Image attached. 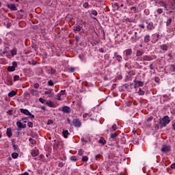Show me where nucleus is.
<instances>
[{"instance_id":"6ab92c4d","label":"nucleus","mask_w":175,"mask_h":175,"mask_svg":"<svg viewBox=\"0 0 175 175\" xmlns=\"http://www.w3.org/2000/svg\"><path fill=\"white\" fill-rule=\"evenodd\" d=\"M170 71L171 73L175 72V64H171L170 66Z\"/></svg>"},{"instance_id":"2eb2a0df","label":"nucleus","mask_w":175,"mask_h":175,"mask_svg":"<svg viewBox=\"0 0 175 175\" xmlns=\"http://www.w3.org/2000/svg\"><path fill=\"white\" fill-rule=\"evenodd\" d=\"M124 53H125V55L126 57H128L129 55H132V49H126Z\"/></svg>"},{"instance_id":"774afa93","label":"nucleus","mask_w":175,"mask_h":175,"mask_svg":"<svg viewBox=\"0 0 175 175\" xmlns=\"http://www.w3.org/2000/svg\"><path fill=\"white\" fill-rule=\"evenodd\" d=\"M159 81V78H156L155 79V81Z\"/></svg>"},{"instance_id":"864d4df0","label":"nucleus","mask_w":175,"mask_h":175,"mask_svg":"<svg viewBox=\"0 0 175 175\" xmlns=\"http://www.w3.org/2000/svg\"><path fill=\"white\" fill-rule=\"evenodd\" d=\"M149 68H150V70H154V66H152V64H150L149 66Z\"/></svg>"},{"instance_id":"e2e57ef3","label":"nucleus","mask_w":175,"mask_h":175,"mask_svg":"<svg viewBox=\"0 0 175 175\" xmlns=\"http://www.w3.org/2000/svg\"><path fill=\"white\" fill-rule=\"evenodd\" d=\"M13 147H14V150H17V148H18V146L16 145H14Z\"/></svg>"},{"instance_id":"5701e85b","label":"nucleus","mask_w":175,"mask_h":175,"mask_svg":"<svg viewBox=\"0 0 175 175\" xmlns=\"http://www.w3.org/2000/svg\"><path fill=\"white\" fill-rule=\"evenodd\" d=\"M29 142H30V144H31V146H35V144H36V140L32 138H29Z\"/></svg>"},{"instance_id":"4be33fe9","label":"nucleus","mask_w":175,"mask_h":175,"mask_svg":"<svg viewBox=\"0 0 175 175\" xmlns=\"http://www.w3.org/2000/svg\"><path fill=\"white\" fill-rule=\"evenodd\" d=\"M46 105L49 106V107H54V103H53V101H46Z\"/></svg>"},{"instance_id":"4c0bfd02","label":"nucleus","mask_w":175,"mask_h":175,"mask_svg":"<svg viewBox=\"0 0 175 175\" xmlns=\"http://www.w3.org/2000/svg\"><path fill=\"white\" fill-rule=\"evenodd\" d=\"M112 130L113 131H116V129H117V124H113V125H112Z\"/></svg>"},{"instance_id":"423d86ee","label":"nucleus","mask_w":175,"mask_h":175,"mask_svg":"<svg viewBox=\"0 0 175 175\" xmlns=\"http://www.w3.org/2000/svg\"><path fill=\"white\" fill-rule=\"evenodd\" d=\"M152 57L150 55H144L142 58V62H146V61H152Z\"/></svg>"},{"instance_id":"7c9ffc66","label":"nucleus","mask_w":175,"mask_h":175,"mask_svg":"<svg viewBox=\"0 0 175 175\" xmlns=\"http://www.w3.org/2000/svg\"><path fill=\"white\" fill-rule=\"evenodd\" d=\"M87 161H88V157L87 156H83L82 157V162H87Z\"/></svg>"},{"instance_id":"f704fd0d","label":"nucleus","mask_w":175,"mask_h":175,"mask_svg":"<svg viewBox=\"0 0 175 175\" xmlns=\"http://www.w3.org/2000/svg\"><path fill=\"white\" fill-rule=\"evenodd\" d=\"M27 126H29V128H33V123H32L31 122H29L27 123Z\"/></svg>"},{"instance_id":"f03ea898","label":"nucleus","mask_w":175,"mask_h":175,"mask_svg":"<svg viewBox=\"0 0 175 175\" xmlns=\"http://www.w3.org/2000/svg\"><path fill=\"white\" fill-rule=\"evenodd\" d=\"M20 111L25 116H29L30 118H35V115L31 113L28 109H20Z\"/></svg>"},{"instance_id":"0e129e2a","label":"nucleus","mask_w":175,"mask_h":175,"mask_svg":"<svg viewBox=\"0 0 175 175\" xmlns=\"http://www.w3.org/2000/svg\"><path fill=\"white\" fill-rule=\"evenodd\" d=\"M137 87H139V86H138L137 83H136L135 86H134V88H137Z\"/></svg>"},{"instance_id":"4d7b16f0","label":"nucleus","mask_w":175,"mask_h":175,"mask_svg":"<svg viewBox=\"0 0 175 175\" xmlns=\"http://www.w3.org/2000/svg\"><path fill=\"white\" fill-rule=\"evenodd\" d=\"M167 55L169 58H173V56L172 55V53H169Z\"/></svg>"},{"instance_id":"39448f33","label":"nucleus","mask_w":175,"mask_h":175,"mask_svg":"<svg viewBox=\"0 0 175 175\" xmlns=\"http://www.w3.org/2000/svg\"><path fill=\"white\" fill-rule=\"evenodd\" d=\"M73 125L74 126H76L77 128H80L81 126V122L79 120V119H75L73 121Z\"/></svg>"},{"instance_id":"f3484780","label":"nucleus","mask_w":175,"mask_h":175,"mask_svg":"<svg viewBox=\"0 0 175 175\" xmlns=\"http://www.w3.org/2000/svg\"><path fill=\"white\" fill-rule=\"evenodd\" d=\"M31 94L32 95V96H36V95H38V94H39V92L36 90H33L31 89L30 90Z\"/></svg>"},{"instance_id":"a878e982","label":"nucleus","mask_w":175,"mask_h":175,"mask_svg":"<svg viewBox=\"0 0 175 175\" xmlns=\"http://www.w3.org/2000/svg\"><path fill=\"white\" fill-rule=\"evenodd\" d=\"M15 95H16V92H14V91H12V92H10L8 94V96H9L10 98H13V96H15Z\"/></svg>"},{"instance_id":"c85d7f7f","label":"nucleus","mask_w":175,"mask_h":175,"mask_svg":"<svg viewBox=\"0 0 175 175\" xmlns=\"http://www.w3.org/2000/svg\"><path fill=\"white\" fill-rule=\"evenodd\" d=\"M61 94L59 93L55 96V99L57 100H62V98H61Z\"/></svg>"},{"instance_id":"79ce46f5","label":"nucleus","mask_w":175,"mask_h":175,"mask_svg":"<svg viewBox=\"0 0 175 175\" xmlns=\"http://www.w3.org/2000/svg\"><path fill=\"white\" fill-rule=\"evenodd\" d=\"M49 85L53 86L54 85V82L52 80L49 81L48 82Z\"/></svg>"},{"instance_id":"c9c22d12","label":"nucleus","mask_w":175,"mask_h":175,"mask_svg":"<svg viewBox=\"0 0 175 175\" xmlns=\"http://www.w3.org/2000/svg\"><path fill=\"white\" fill-rule=\"evenodd\" d=\"M157 13H158V14H162V13H163V10L161 8H159L157 10Z\"/></svg>"},{"instance_id":"c03bdc74","label":"nucleus","mask_w":175,"mask_h":175,"mask_svg":"<svg viewBox=\"0 0 175 175\" xmlns=\"http://www.w3.org/2000/svg\"><path fill=\"white\" fill-rule=\"evenodd\" d=\"M39 100L41 103H44V102H46V100L43 99L42 98H40Z\"/></svg>"},{"instance_id":"f8f14e48","label":"nucleus","mask_w":175,"mask_h":175,"mask_svg":"<svg viewBox=\"0 0 175 175\" xmlns=\"http://www.w3.org/2000/svg\"><path fill=\"white\" fill-rule=\"evenodd\" d=\"M31 154L32 157H38V155H39V150L34 149V150H31Z\"/></svg>"},{"instance_id":"ea45409f","label":"nucleus","mask_w":175,"mask_h":175,"mask_svg":"<svg viewBox=\"0 0 175 175\" xmlns=\"http://www.w3.org/2000/svg\"><path fill=\"white\" fill-rule=\"evenodd\" d=\"M138 87H143V82L142 81H137Z\"/></svg>"},{"instance_id":"3c124183","label":"nucleus","mask_w":175,"mask_h":175,"mask_svg":"<svg viewBox=\"0 0 175 175\" xmlns=\"http://www.w3.org/2000/svg\"><path fill=\"white\" fill-rule=\"evenodd\" d=\"M139 28H142V29H144V28H145V26L144 24H139Z\"/></svg>"},{"instance_id":"7ed1b4c3","label":"nucleus","mask_w":175,"mask_h":175,"mask_svg":"<svg viewBox=\"0 0 175 175\" xmlns=\"http://www.w3.org/2000/svg\"><path fill=\"white\" fill-rule=\"evenodd\" d=\"M145 23L146 24H148L146 28L148 29V31H152V29L155 28L152 22H148V20H146Z\"/></svg>"},{"instance_id":"49530a36","label":"nucleus","mask_w":175,"mask_h":175,"mask_svg":"<svg viewBox=\"0 0 175 175\" xmlns=\"http://www.w3.org/2000/svg\"><path fill=\"white\" fill-rule=\"evenodd\" d=\"M152 120H153L152 116H150V117H149V118L147 119V121H148V122H150L152 121Z\"/></svg>"},{"instance_id":"37998d69","label":"nucleus","mask_w":175,"mask_h":175,"mask_svg":"<svg viewBox=\"0 0 175 175\" xmlns=\"http://www.w3.org/2000/svg\"><path fill=\"white\" fill-rule=\"evenodd\" d=\"M138 92L140 95H144V91L142 90V88H139V91Z\"/></svg>"},{"instance_id":"a211bd4d","label":"nucleus","mask_w":175,"mask_h":175,"mask_svg":"<svg viewBox=\"0 0 175 175\" xmlns=\"http://www.w3.org/2000/svg\"><path fill=\"white\" fill-rule=\"evenodd\" d=\"M8 6L11 10H17V8H16V5L14 4H8Z\"/></svg>"},{"instance_id":"58836bf2","label":"nucleus","mask_w":175,"mask_h":175,"mask_svg":"<svg viewBox=\"0 0 175 175\" xmlns=\"http://www.w3.org/2000/svg\"><path fill=\"white\" fill-rule=\"evenodd\" d=\"M116 137H117V135H116V133L111 134V139H116Z\"/></svg>"},{"instance_id":"9d476101","label":"nucleus","mask_w":175,"mask_h":175,"mask_svg":"<svg viewBox=\"0 0 175 175\" xmlns=\"http://www.w3.org/2000/svg\"><path fill=\"white\" fill-rule=\"evenodd\" d=\"M81 27L79 25H75L74 27H73V31L75 32H80V31H81Z\"/></svg>"},{"instance_id":"603ef678","label":"nucleus","mask_w":175,"mask_h":175,"mask_svg":"<svg viewBox=\"0 0 175 175\" xmlns=\"http://www.w3.org/2000/svg\"><path fill=\"white\" fill-rule=\"evenodd\" d=\"M78 154H79V155H83V150H79L78 151Z\"/></svg>"},{"instance_id":"6e6552de","label":"nucleus","mask_w":175,"mask_h":175,"mask_svg":"<svg viewBox=\"0 0 175 175\" xmlns=\"http://www.w3.org/2000/svg\"><path fill=\"white\" fill-rule=\"evenodd\" d=\"M159 40V34H153L152 35V42L153 43H157Z\"/></svg>"},{"instance_id":"a19ab883","label":"nucleus","mask_w":175,"mask_h":175,"mask_svg":"<svg viewBox=\"0 0 175 175\" xmlns=\"http://www.w3.org/2000/svg\"><path fill=\"white\" fill-rule=\"evenodd\" d=\"M92 13L94 16H98V12L95 10H92Z\"/></svg>"},{"instance_id":"b1692460","label":"nucleus","mask_w":175,"mask_h":175,"mask_svg":"<svg viewBox=\"0 0 175 175\" xmlns=\"http://www.w3.org/2000/svg\"><path fill=\"white\" fill-rule=\"evenodd\" d=\"M98 142L100 143V144H103V145L106 144V140H105V138H103V137H100Z\"/></svg>"},{"instance_id":"412c9836","label":"nucleus","mask_w":175,"mask_h":175,"mask_svg":"<svg viewBox=\"0 0 175 175\" xmlns=\"http://www.w3.org/2000/svg\"><path fill=\"white\" fill-rule=\"evenodd\" d=\"M144 42L145 43H148L150 42V35H146L144 38Z\"/></svg>"},{"instance_id":"cd10ccee","label":"nucleus","mask_w":175,"mask_h":175,"mask_svg":"<svg viewBox=\"0 0 175 175\" xmlns=\"http://www.w3.org/2000/svg\"><path fill=\"white\" fill-rule=\"evenodd\" d=\"M16 126H18V128H20V129H23V123H21V122H17Z\"/></svg>"},{"instance_id":"ddd939ff","label":"nucleus","mask_w":175,"mask_h":175,"mask_svg":"<svg viewBox=\"0 0 175 175\" xmlns=\"http://www.w3.org/2000/svg\"><path fill=\"white\" fill-rule=\"evenodd\" d=\"M63 113H70V107L68 106H64L62 108Z\"/></svg>"},{"instance_id":"5fc2aeb1","label":"nucleus","mask_w":175,"mask_h":175,"mask_svg":"<svg viewBox=\"0 0 175 175\" xmlns=\"http://www.w3.org/2000/svg\"><path fill=\"white\" fill-rule=\"evenodd\" d=\"M163 98H164L165 100H167V99H169V96H167V95H164Z\"/></svg>"},{"instance_id":"c756f323","label":"nucleus","mask_w":175,"mask_h":175,"mask_svg":"<svg viewBox=\"0 0 175 175\" xmlns=\"http://www.w3.org/2000/svg\"><path fill=\"white\" fill-rule=\"evenodd\" d=\"M170 24H172V18H168L166 22L167 27H169V25H170Z\"/></svg>"},{"instance_id":"0eeeda50","label":"nucleus","mask_w":175,"mask_h":175,"mask_svg":"<svg viewBox=\"0 0 175 175\" xmlns=\"http://www.w3.org/2000/svg\"><path fill=\"white\" fill-rule=\"evenodd\" d=\"M172 150L171 147L170 146H164L161 148L162 152H169Z\"/></svg>"},{"instance_id":"aec40b11","label":"nucleus","mask_w":175,"mask_h":175,"mask_svg":"<svg viewBox=\"0 0 175 175\" xmlns=\"http://www.w3.org/2000/svg\"><path fill=\"white\" fill-rule=\"evenodd\" d=\"M6 134L8 137H12V129H7Z\"/></svg>"},{"instance_id":"8fccbe9b","label":"nucleus","mask_w":175,"mask_h":175,"mask_svg":"<svg viewBox=\"0 0 175 175\" xmlns=\"http://www.w3.org/2000/svg\"><path fill=\"white\" fill-rule=\"evenodd\" d=\"M62 96V95H65V90H61V92L59 93Z\"/></svg>"},{"instance_id":"dca6fc26","label":"nucleus","mask_w":175,"mask_h":175,"mask_svg":"<svg viewBox=\"0 0 175 175\" xmlns=\"http://www.w3.org/2000/svg\"><path fill=\"white\" fill-rule=\"evenodd\" d=\"M62 135L64 137H65V139H68V136H69L70 133L69 131H68V130H63Z\"/></svg>"},{"instance_id":"de8ad7c7","label":"nucleus","mask_w":175,"mask_h":175,"mask_svg":"<svg viewBox=\"0 0 175 175\" xmlns=\"http://www.w3.org/2000/svg\"><path fill=\"white\" fill-rule=\"evenodd\" d=\"M159 3L161 5V6H165V4L163 1H159Z\"/></svg>"},{"instance_id":"393cba45","label":"nucleus","mask_w":175,"mask_h":175,"mask_svg":"<svg viewBox=\"0 0 175 175\" xmlns=\"http://www.w3.org/2000/svg\"><path fill=\"white\" fill-rule=\"evenodd\" d=\"M12 55H17V49L14 48L11 51Z\"/></svg>"},{"instance_id":"4468645a","label":"nucleus","mask_w":175,"mask_h":175,"mask_svg":"<svg viewBox=\"0 0 175 175\" xmlns=\"http://www.w3.org/2000/svg\"><path fill=\"white\" fill-rule=\"evenodd\" d=\"M160 49L163 51H167V49H169V46H167V44H164L160 46Z\"/></svg>"},{"instance_id":"f257e3e1","label":"nucleus","mask_w":175,"mask_h":175,"mask_svg":"<svg viewBox=\"0 0 175 175\" xmlns=\"http://www.w3.org/2000/svg\"><path fill=\"white\" fill-rule=\"evenodd\" d=\"M170 122V118L168 116H165L163 118V119L160 121V125L162 128L166 126L167 124Z\"/></svg>"},{"instance_id":"680f3d73","label":"nucleus","mask_w":175,"mask_h":175,"mask_svg":"<svg viewBox=\"0 0 175 175\" xmlns=\"http://www.w3.org/2000/svg\"><path fill=\"white\" fill-rule=\"evenodd\" d=\"M131 10H134V12H136V8L135 7L131 8Z\"/></svg>"},{"instance_id":"72a5a7b5","label":"nucleus","mask_w":175,"mask_h":175,"mask_svg":"<svg viewBox=\"0 0 175 175\" xmlns=\"http://www.w3.org/2000/svg\"><path fill=\"white\" fill-rule=\"evenodd\" d=\"M18 80H20V76L16 75L14 77V81H17Z\"/></svg>"},{"instance_id":"1a4fd4ad","label":"nucleus","mask_w":175,"mask_h":175,"mask_svg":"<svg viewBox=\"0 0 175 175\" xmlns=\"http://www.w3.org/2000/svg\"><path fill=\"white\" fill-rule=\"evenodd\" d=\"M144 54V52L142 50H137L136 51V57H137V61H139V57H142V55H143Z\"/></svg>"},{"instance_id":"09e8293b","label":"nucleus","mask_w":175,"mask_h":175,"mask_svg":"<svg viewBox=\"0 0 175 175\" xmlns=\"http://www.w3.org/2000/svg\"><path fill=\"white\" fill-rule=\"evenodd\" d=\"M33 87H34V88H36V89L39 88V83H35V84L33 85Z\"/></svg>"},{"instance_id":"69168bd1","label":"nucleus","mask_w":175,"mask_h":175,"mask_svg":"<svg viewBox=\"0 0 175 175\" xmlns=\"http://www.w3.org/2000/svg\"><path fill=\"white\" fill-rule=\"evenodd\" d=\"M172 129H173L174 131H175V124H173V126H172Z\"/></svg>"},{"instance_id":"2f4dec72","label":"nucleus","mask_w":175,"mask_h":175,"mask_svg":"<svg viewBox=\"0 0 175 175\" xmlns=\"http://www.w3.org/2000/svg\"><path fill=\"white\" fill-rule=\"evenodd\" d=\"M70 160L72 161V162H76V161H77V157L76 156H72L70 157Z\"/></svg>"},{"instance_id":"bf43d9fd","label":"nucleus","mask_w":175,"mask_h":175,"mask_svg":"<svg viewBox=\"0 0 175 175\" xmlns=\"http://www.w3.org/2000/svg\"><path fill=\"white\" fill-rule=\"evenodd\" d=\"M24 128H27V124H24L22 126V129H24Z\"/></svg>"},{"instance_id":"20e7f679","label":"nucleus","mask_w":175,"mask_h":175,"mask_svg":"<svg viewBox=\"0 0 175 175\" xmlns=\"http://www.w3.org/2000/svg\"><path fill=\"white\" fill-rule=\"evenodd\" d=\"M17 68V62H12V66H9L8 68V72H14Z\"/></svg>"},{"instance_id":"338daca9","label":"nucleus","mask_w":175,"mask_h":175,"mask_svg":"<svg viewBox=\"0 0 175 175\" xmlns=\"http://www.w3.org/2000/svg\"><path fill=\"white\" fill-rule=\"evenodd\" d=\"M133 133L134 135H135V134H136V131L133 130Z\"/></svg>"},{"instance_id":"a18cd8bd","label":"nucleus","mask_w":175,"mask_h":175,"mask_svg":"<svg viewBox=\"0 0 175 175\" xmlns=\"http://www.w3.org/2000/svg\"><path fill=\"white\" fill-rule=\"evenodd\" d=\"M89 116H90V113H84V114L83 115V118H87V117H88Z\"/></svg>"},{"instance_id":"052dcab7","label":"nucleus","mask_w":175,"mask_h":175,"mask_svg":"<svg viewBox=\"0 0 175 175\" xmlns=\"http://www.w3.org/2000/svg\"><path fill=\"white\" fill-rule=\"evenodd\" d=\"M99 52H100V53H104L105 51H103V49L100 48V49H99Z\"/></svg>"},{"instance_id":"e433bc0d","label":"nucleus","mask_w":175,"mask_h":175,"mask_svg":"<svg viewBox=\"0 0 175 175\" xmlns=\"http://www.w3.org/2000/svg\"><path fill=\"white\" fill-rule=\"evenodd\" d=\"M52 91H53V90H48V91H46V92H44V94H45V95H50V94H51Z\"/></svg>"},{"instance_id":"473e14b6","label":"nucleus","mask_w":175,"mask_h":175,"mask_svg":"<svg viewBox=\"0 0 175 175\" xmlns=\"http://www.w3.org/2000/svg\"><path fill=\"white\" fill-rule=\"evenodd\" d=\"M56 72H57V70H55V69L51 68V71H50L51 75H55Z\"/></svg>"},{"instance_id":"6e6d98bb","label":"nucleus","mask_w":175,"mask_h":175,"mask_svg":"<svg viewBox=\"0 0 175 175\" xmlns=\"http://www.w3.org/2000/svg\"><path fill=\"white\" fill-rule=\"evenodd\" d=\"M83 7H85V8H88V3H85L84 4H83Z\"/></svg>"},{"instance_id":"9b49d317","label":"nucleus","mask_w":175,"mask_h":175,"mask_svg":"<svg viewBox=\"0 0 175 175\" xmlns=\"http://www.w3.org/2000/svg\"><path fill=\"white\" fill-rule=\"evenodd\" d=\"M114 57L117 59V61H118V62H121V60L122 59V56L118 55V53L115 52Z\"/></svg>"},{"instance_id":"bb28decb","label":"nucleus","mask_w":175,"mask_h":175,"mask_svg":"<svg viewBox=\"0 0 175 175\" xmlns=\"http://www.w3.org/2000/svg\"><path fill=\"white\" fill-rule=\"evenodd\" d=\"M18 157V153L17 152H14L12 154V158H13L14 159H16Z\"/></svg>"},{"instance_id":"13d9d810","label":"nucleus","mask_w":175,"mask_h":175,"mask_svg":"<svg viewBox=\"0 0 175 175\" xmlns=\"http://www.w3.org/2000/svg\"><path fill=\"white\" fill-rule=\"evenodd\" d=\"M137 32H135V40H136V39H137Z\"/></svg>"}]
</instances>
